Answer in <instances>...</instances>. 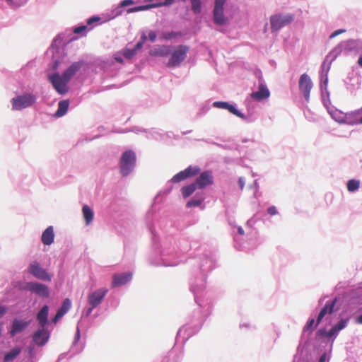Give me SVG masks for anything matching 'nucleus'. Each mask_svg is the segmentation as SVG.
Segmentation results:
<instances>
[{"instance_id":"obj_29","label":"nucleus","mask_w":362,"mask_h":362,"mask_svg":"<svg viewBox=\"0 0 362 362\" xmlns=\"http://www.w3.org/2000/svg\"><path fill=\"white\" fill-rule=\"evenodd\" d=\"M187 174L184 170L182 171H180L178 173H177L176 175H175L172 179H171V182H174V183H177V182H180L181 181H183L186 179H187Z\"/></svg>"},{"instance_id":"obj_10","label":"nucleus","mask_w":362,"mask_h":362,"mask_svg":"<svg viewBox=\"0 0 362 362\" xmlns=\"http://www.w3.org/2000/svg\"><path fill=\"white\" fill-rule=\"evenodd\" d=\"M312 87L313 83L310 77L305 74H302L299 79V88L300 90L303 93L306 100H309L310 93Z\"/></svg>"},{"instance_id":"obj_45","label":"nucleus","mask_w":362,"mask_h":362,"mask_svg":"<svg viewBox=\"0 0 362 362\" xmlns=\"http://www.w3.org/2000/svg\"><path fill=\"white\" fill-rule=\"evenodd\" d=\"M100 21V18L99 17H92V18H90L89 19H88L87 23L88 25H90L93 22H96V21Z\"/></svg>"},{"instance_id":"obj_2","label":"nucleus","mask_w":362,"mask_h":362,"mask_svg":"<svg viewBox=\"0 0 362 362\" xmlns=\"http://www.w3.org/2000/svg\"><path fill=\"white\" fill-rule=\"evenodd\" d=\"M136 161L135 153L132 150L124 151L120 158L119 168L123 176L128 175L134 169Z\"/></svg>"},{"instance_id":"obj_27","label":"nucleus","mask_w":362,"mask_h":362,"mask_svg":"<svg viewBox=\"0 0 362 362\" xmlns=\"http://www.w3.org/2000/svg\"><path fill=\"white\" fill-rule=\"evenodd\" d=\"M201 169L198 166H189L186 169H185V171L187 174V176L188 178L192 177L195 175H197Z\"/></svg>"},{"instance_id":"obj_52","label":"nucleus","mask_w":362,"mask_h":362,"mask_svg":"<svg viewBox=\"0 0 362 362\" xmlns=\"http://www.w3.org/2000/svg\"><path fill=\"white\" fill-rule=\"evenodd\" d=\"M58 64H59V62H55L54 65V67H53L54 69L57 68V66H58Z\"/></svg>"},{"instance_id":"obj_43","label":"nucleus","mask_w":362,"mask_h":362,"mask_svg":"<svg viewBox=\"0 0 362 362\" xmlns=\"http://www.w3.org/2000/svg\"><path fill=\"white\" fill-rule=\"evenodd\" d=\"M64 316V315H62L61 313L59 312H57L55 316L54 317V318L52 319V321L56 323L58 322V320L59 319H61L62 317Z\"/></svg>"},{"instance_id":"obj_42","label":"nucleus","mask_w":362,"mask_h":362,"mask_svg":"<svg viewBox=\"0 0 362 362\" xmlns=\"http://www.w3.org/2000/svg\"><path fill=\"white\" fill-rule=\"evenodd\" d=\"M148 38L151 42H155L156 39V33L154 31H151L148 33Z\"/></svg>"},{"instance_id":"obj_33","label":"nucleus","mask_w":362,"mask_h":362,"mask_svg":"<svg viewBox=\"0 0 362 362\" xmlns=\"http://www.w3.org/2000/svg\"><path fill=\"white\" fill-rule=\"evenodd\" d=\"M314 323H315V320L313 318L310 319L308 321L306 325L304 327L303 331L304 332L308 331L310 332H312L314 330V329L316 327L315 326L313 327Z\"/></svg>"},{"instance_id":"obj_38","label":"nucleus","mask_w":362,"mask_h":362,"mask_svg":"<svg viewBox=\"0 0 362 362\" xmlns=\"http://www.w3.org/2000/svg\"><path fill=\"white\" fill-rule=\"evenodd\" d=\"M87 30L86 25H81L74 28V33L76 34H81Z\"/></svg>"},{"instance_id":"obj_24","label":"nucleus","mask_w":362,"mask_h":362,"mask_svg":"<svg viewBox=\"0 0 362 362\" xmlns=\"http://www.w3.org/2000/svg\"><path fill=\"white\" fill-rule=\"evenodd\" d=\"M197 188V187L194 182L192 183L189 185L182 187L181 188V192H182V197L184 198L189 197L190 195H192L194 192V191L196 190Z\"/></svg>"},{"instance_id":"obj_26","label":"nucleus","mask_w":362,"mask_h":362,"mask_svg":"<svg viewBox=\"0 0 362 362\" xmlns=\"http://www.w3.org/2000/svg\"><path fill=\"white\" fill-rule=\"evenodd\" d=\"M360 182L358 180H350L348 181L346 187L348 191L353 192L356 191L359 188Z\"/></svg>"},{"instance_id":"obj_8","label":"nucleus","mask_w":362,"mask_h":362,"mask_svg":"<svg viewBox=\"0 0 362 362\" xmlns=\"http://www.w3.org/2000/svg\"><path fill=\"white\" fill-rule=\"evenodd\" d=\"M28 272L38 279L45 281H50L52 280V276L47 273L46 269L41 267L39 263L36 261L30 264Z\"/></svg>"},{"instance_id":"obj_4","label":"nucleus","mask_w":362,"mask_h":362,"mask_svg":"<svg viewBox=\"0 0 362 362\" xmlns=\"http://www.w3.org/2000/svg\"><path fill=\"white\" fill-rule=\"evenodd\" d=\"M35 101L36 97L33 94L28 93L19 95L11 100L12 109L14 110H21L32 106Z\"/></svg>"},{"instance_id":"obj_25","label":"nucleus","mask_w":362,"mask_h":362,"mask_svg":"<svg viewBox=\"0 0 362 362\" xmlns=\"http://www.w3.org/2000/svg\"><path fill=\"white\" fill-rule=\"evenodd\" d=\"M21 352V349L18 347L13 349L10 352L5 354L4 362H11L13 361Z\"/></svg>"},{"instance_id":"obj_53","label":"nucleus","mask_w":362,"mask_h":362,"mask_svg":"<svg viewBox=\"0 0 362 362\" xmlns=\"http://www.w3.org/2000/svg\"><path fill=\"white\" fill-rule=\"evenodd\" d=\"M2 328H1V324H0V336L1 335Z\"/></svg>"},{"instance_id":"obj_47","label":"nucleus","mask_w":362,"mask_h":362,"mask_svg":"<svg viewBox=\"0 0 362 362\" xmlns=\"http://www.w3.org/2000/svg\"><path fill=\"white\" fill-rule=\"evenodd\" d=\"M356 322L358 324H362V315H359L356 320Z\"/></svg>"},{"instance_id":"obj_9","label":"nucleus","mask_w":362,"mask_h":362,"mask_svg":"<svg viewBox=\"0 0 362 362\" xmlns=\"http://www.w3.org/2000/svg\"><path fill=\"white\" fill-rule=\"evenodd\" d=\"M194 183L198 189H202L214 183V177L211 171L202 172L196 179Z\"/></svg>"},{"instance_id":"obj_12","label":"nucleus","mask_w":362,"mask_h":362,"mask_svg":"<svg viewBox=\"0 0 362 362\" xmlns=\"http://www.w3.org/2000/svg\"><path fill=\"white\" fill-rule=\"evenodd\" d=\"M49 338V333L47 329L42 327V329L37 330L33 336V341L38 346L45 345Z\"/></svg>"},{"instance_id":"obj_18","label":"nucleus","mask_w":362,"mask_h":362,"mask_svg":"<svg viewBox=\"0 0 362 362\" xmlns=\"http://www.w3.org/2000/svg\"><path fill=\"white\" fill-rule=\"evenodd\" d=\"M54 239V228L52 226L47 228L42 234L41 240L45 245H50Z\"/></svg>"},{"instance_id":"obj_7","label":"nucleus","mask_w":362,"mask_h":362,"mask_svg":"<svg viewBox=\"0 0 362 362\" xmlns=\"http://www.w3.org/2000/svg\"><path fill=\"white\" fill-rule=\"evenodd\" d=\"M226 0H215L214 8L213 11L214 23L219 25L226 23L227 19L224 16V8Z\"/></svg>"},{"instance_id":"obj_3","label":"nucleus","mask_w":362,"mask_h":362,"mask_svg":"<svg viewBox=\"0 0 362 362\" xmlns=\"http://www.w3.org/2000/svg\"><path fill=\"white\" fill-rule=\"evenodd\" d=\"M294 20V16L288 14H276L270 17L271 30L272 32L279 30L281 28L291 23Z\"/></svg>"},{"instance_id":"obj_5","label":"nucleus","mask_w":362,"mask_h":362,"mask_svg":"<svg viewBox=\"0 0 362 362\" xmlns=\"http://www.w3.org/2000/svg\"><path fill=\"white\" fill-rule=\"evenodd\" d=\"M108 290L105 288L98 289L90 293L88 296V301L90 308L87 310L86 315H89L93 310L98 306L107 293Z\"/></svg>"},{"instance_id":"obj_49","label":"nucleus","mask_w":362,"mask_h":362,"mask_svg":"<svg viewBox=\"0 0 362 362\" xmlns=\"http://www.w3.org/2000/svg\"><path fill=\"white\" fill-rule=\"evenodd\" d=\"M332 117H333V118H334L335 120L338 121L339 122H344V117H343V118H339V119H337V118H336V117L334 116V115H332Z\"/></svg>"},{"instance_id":"obj_36","label":"nucleus","mask_w":362,"mask_h":362,"mask_svg":"<svg viewBox=\"0 0 362 362\" xmlns=\"http://www.w3.org/2000/svg\"><path fill=\"white\" fill-rule=\"evenodd\" d=\"M146 39H147V37H146V35L144 34L141 36V40L136 43V45H135L134 49H136V51L141 49L143 45H144V42L145 40H146Z\"/></svg>"},{"instance_id":"obj_50","label":"nucleus","mask_w":362,"mask_h":362,"mask_svg":"<svg viewBox=\"0 0 362 362\" xmlns=\"http://www.w3.org/2000/svg\"><path fill=\"white\" fill-rule=\"evenodd\" d=\"M358 64L359 66L362 67V56H361L358 59Z\"/></svg>"},{"instance_id":"obj_13","label":"nucleus","mask_w":362,"mask_h":362,"mask_svg":"<svg viewBox=\"0 0 362 362\" xmlns=\"http://www.w3.org/2000/svg\"><path fill=\"white\" fill-rule=\"evenodd\" d=\"M250 96L255 100L260 101L268 98L270 96V92L265 84L260 83L258 90L252 92Z\"/></svg>"},{"instance_id":"obj_37","label":"nucleus","mask_w":362,"mask_h":362,"mask_svg":"<svg viewBox=\"0 0 362 362\" xmlns=\"http://www.w3.org/2000/svg\"><path fill=\"white\" fill-rule=\"evenodd\" d=\"M227 104H228V103H227V102H221V101H217V102H214V104H213V105H214L215 107L222 108V109H226Z\"/></svg>"},{"instance_id":"obj_17","label":"nucleus","mask_w":362,"mask_h":362,"mask_svg":"<svg viewBox=\"0 0 362 362\" xmlns=\"http://www.w3.org/2000/svg\"><path fill=\"white\" fill-rule=\"evenodd\" d=\"M131 278L132 274L130 273L115 274L112 277V287L124 285L130 281Z\"/></svg>"},{"instance_id":"obj_44","label":"nucleus","mask_w":362,"mask_h":362,"mask_svg":"<svg viewBox=\"0 0 362 362\" xmlns=\"http://www.w3.org/2000/svg\"><path fill=\"white\" fill-rule=\"evenodd\" d=\"M317 335L327 337V332L325 329H320L317 332Z\"/></svg>"},{"instance_id":"obj_1","label":"nucleus","mask_w":362,"mask_h":362,"mask_svg":"<svg viewBox=\"0 0 362 362\" xmlns=\"http://www.w3.org/2000/svg\"><path fill=\"white\" fill-rule=\"evenodd\" d=\"M189 47L187 45H180L176 47L172 46L170 57L166 64L168 67L179 66L187 57Z\"/></svg>"},{"instance_id":"obj_32","label":"nucleus","mask_w":362,"mask_h":362,"mask_svg":"<svg viewBox=\"0 0 362 362\" xmlns=\"http://www.w3.org/2000/svg\"><path fill=\"white\" fill-rule=\"evenodd\" d=\"M226 110H228L230 113L233 114L237 117L244 118V115L239 112L233 105L229 104L228 103L227 104Z\"/></svg>"},{"instance_id":"obj_30","label":"nucleus","mask_w":362,"mask_h":362,"mask_svg":"<svg viewBox=\"0 0 362 362\" xmlns=\"http://www.w3.org/2000/svg\"><path fill=\"white\" fill-rule=\"evenodd\" d=\"M192 4V10L196 14H198L201 12L202 10V4L201 0H190Z\"/></svg>"},{"instance_id":"obj_48","label":"nucleus","mask_w":362,"mask_h":362,"mask_svg":"<svg viewBox=\"0 0 362 362\" xmlns=\"http://www.w3.org/2000/svg\"><path fill=\"white\" fill-rule=\"evenodd\" d=\"M238 232L240 235H243L245 234L243 229L242 227H238Z\"/></svg>"},{"instance_id":"obj_14","label":"nucleus","mask_w":362,"mask_h":362,"mask_svg":"<svg viewBox=\"0 0 362 362\" xmlns=\"http://www.w3.org/2000/svg\"><path fill=\"white\" fill-rule=\"evenodd\" d=\"M336 302H337V299L335 298L332 301H330V302L327 301L326 303V304L322 308V310H320V312L317 316L315 327H317L321 322L322 320L325 316V315H327V314L331 315L333 313Z\"/></svg>"},{"instance_id":"obj_16","label":"nucleus","mask_w":362,"mask_h":362,"mask_svg":"<svg viewBox=\"0 0 362 362\" xmlns=\"http://www.w3.org/2000/svg\"><path fill=\"white\" fill-rule=\"evenodd\" d=\"M29 325V322L23 321L21 320H14L12 322L10 334L11 337L15 336L16 334L23 332Z\"/></svg>"},{"instance_id":"obj_31","label":"nucleus","mask_w":362,"mask_h":362,"mask_svg":"<svg viewBox=\"0 0 362 362\" xmlns=\"http://www.w3.org/2000/svg\"><path fill=\"white\" fill-rule=\"evenodd\" d=\"M204 201V198H200V199H192L191 200H189L187 204H186V206L187 208H192V207H195V206H199L202 204V203Z\"/></svg>"},{"instance_id":"obj_19","label":"nucleus","mask_w":362,"mask_h":362,"mask_svg":"<svg viewBox=\"0 0 362 362\" xmlns=\"http://www.w3.org/2000/svg\"><path fill=\"white\" fill-rule=\"evenodd\" d=\"M172 46L162 45L149 52L150 55L155 57H167L171 52Z\"/></svg>"},{"instance_id":"obj_54","label":"nucleus","mask_w":362,"mask_h":362,"mask_svg":"<svg viewBox=\"0 0 362 362\" xmlns=\"http://www.w3.org/2000/svg\"><path fill=\"white\" fill-rule=\"evenodd\" d=\"M361 123H362V117L361 118Z\"/></svg>"},{"instance_id":"obj_34","label":"nucleus","mask_w":362,"mask_h":362,"mask_svg":"<svg viewBox=\"0 0 362 362\" xmlns=\"http://www.w3.org/2000/svg\"><path fill=\"white\" fill-rule=\"evenodd\" d=\"M179 35L177 33L175 32H168V33H164L163 34V38L165 40H170L172 38L177 37Z\"/></svg>"},{"instance_id":"obj_11","label":"nucleus","mask_w":362,"mask_h":362,"mask_svg":"<svg viewBox=\"0 0 362 362\" xmlns=\"http://www.w3.org/2000/svg\"><path fill=\"white\" fill-rule=\"evenodd\" d=\"M26 289L34 292L37 295L42 297H48L49 291L48 287L46 285L37 283V282H29L26 285Z\"/></svg>"},{"instance_id":"obj_6","label":"nucleus","mask_w":362,"mask_h":362,"mask_svg":"<svg viewBox=\"0 0 362 362\" xmlns=\"http://www.w3.org/2000/svg\"><path fill=\"white\" fill-rule=\"evenodd\" d=\"M48 79L54 88L60 94H64L67 92L66 84L69 81H66L64 75L60 76L58 73H54L49 75Z\"/></svg>"},{"instance_id":"obj_28","label":"nucleus","mask_w":362,"mask_h":362,"mask_svg":"<svg viewBox=\"0 0 362 362\" xmlns=\"http://www.w3.org/2000/svg\"><path fill=\"white\" fill-rule=\"evenodd\" d=\"M71 302L69 298H66L64 300L63 303L60 308L58 310V312L61 313L62 315H65L71 308Z\"/></svg>"},{"instance_id":"obj_22","label":"nucleus","mask_w":362,"mask_h":362,"mask_svg":"<svg viewBox=\"0 0 362 362\" xmlns=\"http://www.w3.org/2000/svg\"><path fill=\"white\" fill-rule=\"evenodd\" d=\"M69 103L67 100H62L58 104V109L55 113V116L62 117L64 115L69 108Z\"/></svg>"},{"instance_id":"obj_20","label":"nucleus","mask_w":362,"mask_h":362,"mask_svg":"<svg viewBox=\"0 0 362 362\" xmlns=\"http://www.w3.org/2000/svg\"><path fill=\"white\" fill-rule=\"evenodd\" d=\"M49 307L44 305L37 315V320L41 327H45L47 322Z\"/></svg>"},{"instance_id":"obj_39","label":"nucleus","mask_w":362,"mask_h":362,"mask_svg":"<svg viewBox=\"0 0 362 362\" xmlns=\"http://www.w3.org/2000/svg\"><path fill=\"white\" fill-rule=\"evenodd\" d=\"M267 213L271 216H274L277 214L278 211L274 206H272L267 209Z\"/></svg>"},{"instance_id":"obj_40","label":"nucleus","mask_w":362,"mask_h":362,"mask_svg":"<svg viewBox=\"0 0 362 362\" xmlns=\"http://www.w3.org/2000/svg\"><path fill=\"white\" fill-rule=\"evenodd\" d=\"M345 30L344 29H339V30H337L335 31H334L329 36L330 38H334L336 36H337L339 34H341V33H345Z\"/></svg>"},{"instance_id":"obj_23","label":"nucleus","mask_w":362,"mask_h":362,"mask_svg":"<svg viewBox=\"0 0 362 362\" xmlns=\"http://www.w3.org/2000/svg\"><path fill=\"white\" fill-rule=\"evenodd\" d=\"M82 212L86 225H89L93 219L92 209L88 205H85L83 206Z\"/></svg>"},{"instance_id":"obj_15","label":"nucleus","mask_w":362,"mask_h":362,"mask_svg":"<svg viewBox=\"0 0 362 362\" xmlns=\"http://www.w3.org/2000/svg\"><path fill=\"white\" fill-rule=\"evenodd\" d=\"M83 66L82 62H74L62 74L66 81H70L71 78L79 71Z\"/></svg>"},{"instance_id":"obj_35","label":"nucleus","mask_w":362,"mask_h":362,"mask_svg":"<svg viewBox=\"0 0 362 362\" xmlns=\"http://www.w3.org/2000/svg\"><path fill=\"white\" fill-rule=\"evenodd\" d=\"M136 51L134 49H127L124 52V57L127 59H131L136 54Z\"/></svg>"},{"instance_id":"obj_41","label":"nucleus","mask_w":362,"mask_h":362,"mask_svg":"<svg viewBox=\"0 0 362 362\" xmlns=\"http://www.w3.org/2000/svg\"><path fill=\"white\" fill-rule=\"evenodd\" d=\"M133 4H134V1L133 0H124V1H122L120 3V6L121 7H125V6H129V5H132Z\"/></svg>"},{"instance_id":"obj_21","label":"nucleus","mask_w":362,"mask_h":362,"mask_svg":"<svg viewBox=\"0 0 362 362\" xmlns=\"http://www.w3.org/2000/svg\"><path fill=\"white\" fill-rule=\"evenodd\" d=\"M348 320H341L336 325H334L329 331L327 332V337L331 338L337 334V333L346 327Z\"/></svg>"},{"instance_id":"obj_46","label":"nucleus","mask_w":362,"mask_h":362,"mask_svg":"<svg viewBox=\"0 0 362 362\" xmlns=\"http://www.w3.org/2000/svg\"><path fill=\"white\" fill-rule=\"evenodd\" d=\"M7 311L6 307L0 304V317H2Z\"/></svg>"},{"instance_id":"obj_51","label":"nucleus","mask_w":362,"mask_h":362,"mask_svg":"<svg viewBox=\"0 0 362 362\" xmlns=\"http://www.w3.org/2000/svg\"><path fill=\"white\" fill-rule=\"evenodd\" d=\"M325 355L322 356L320 357V361H319V362H324V361H325Z\"/></svg>"}]
</instances>
